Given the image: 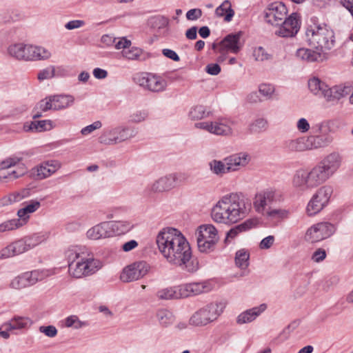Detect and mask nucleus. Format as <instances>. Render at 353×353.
Listing matches in <instances>:
<instances>
[{
	"mask_svg": "<svg viewBox=\"0 0 353 353\" xmlns=\"http://www.w3.org/2000/svg\"><path fill=\"white\" fill-rule=\"evenodd\" d=\"M53 107L50 96L41 100L34 107V112H35V113L33 114V119L41 117L43 112H46L50 110H54Z\"/></svg>",
	"mask_w": 353,
	"mask_h": 353,
	"instance_id": "obj_34",
	"label": "nucleus"
},
{
	"mask_svg": "<svg viewBox=\"0 0 353 353\" xmlns=\"http://www.w3.org/2000/svg\"><path fill=\"white\" fill-rule=\"evenodd\" d=\"M326 252L323 248L316 249L312 255V260L316 263H320L326 258Z\"/></svg>",
	"mask_w": 353,
	"mask_h": 353,
	"instance_id": "obj_62",
	"label": "nucleus"
},
{
	"mask_svg": "<svg viewBox=\"0 0 353 353\" xmlns=\"http://www.w3.org/2000/svg\"><path fill=\"white\" fill-rule=\"evenodd\" d=\"M210 114V112L207 111L205 107L201 105L194 106L190 112V117L193 120L202 119Z\"/></svg>",
	"mask_w": 353,
	"mask_h": 353,
	"instance_id": "obj_43",
	"label": "nucleus"
},
{
	"mask_svg": "<svg viewBox=\"0 0 353 353\" xmlns=\"http://www.w3.org/2000/svg\"><path fill=\"white\" fill-rule=\"evenodd\" d=\"M60 168L61 163L58 161H44L32 168L30 171V176L35 180H43L54 174Z\"/></svg>",
	"mask_w": 353,
	"mask_h": 353,
	"instance_id": "obj_21",
	"label": "nucleus"
},
{
	"mask_svg": "<svg viewBox=\"0 0 353 353\" xmlns=\"http://www.w3.org/2000/svg\"><path fill=\"white\" fill-rule=\"evenodd\" d=\"M223 302H212L197 310L190 319V323L194 326H204L214 321L223 312Z\"/></svg>",
	"mask_w": 353,
	"mask_h": 353,
	"instance_id": "obj_8",
	"label": "nucleus"
},
{
	"mask_svg": "<svg viewBox=\"0 0 353 353\" xmlns=\"http://www.w3.org/2000/svg\"><path fill=\"white\" fill-rule=\"evenodd\" d=\"M341 162V156L338 152H332L325 157L315 167L325 181H327L339 170Z\"/></svg>",
	"mask_w": 353,
	"mask_h": 353,
	"instance_id": "obj_15",
	"label": "nucleus"
},
{
	"mask_svg": "<svg viewBox=\"0 0 353 353\" xmlns=\"http://www.w3.org/2000/svg\"><path fill=\"white\" fill-rule=\"evenodd\" d=\"M23 276L28 287L34 285L39 280L42 279V274L39 270L24 272Z\"/></svg>",
	"mask_w": 353,
	"mask_h": 353,
	"instance_id": "obj_46",
	"label": "nucleus"
},
{
	"mask_svg": "<svg viewBox=\"0 0 353 353\" xmlns=\"http://www.w3.org/2000/svg\"><path fill=\"white\" fill-rule=\"evenodd\" d=\"M224 161L227 165H228V170L232 172L247 165L250 161V157L245 152H240L225 158Z\"/></svg>",
	"mask_w": 353,
	"mask_h": 353,
	"instance_id": "obj_26",
	"label": "nucleus"
},
{
	"mask_svg": "<svg viewBox=\"0 0 353 353\" xmlns=\"http://www.w3.org/2000/svg\"><path fill=\"white\" fill-rule=\"evenodd\" d=\"M325 182L315 166L310 170L303 168L297 170L292 180L293 188L301 193L311 191Z\"/></svg>",
	"mask_w": 353,
	"mask_h": 353,
	"instance_id": "obj_6",
	"label": "nucleus"
},
{
	"mask_svg": "<svg viewBox=\"0 0 353 353\" xmlns=\"http://www.w3.org/2000/svg\"><path fill=\"white\" fill-rule=\"evenodd\" d=\"M328 137L323 136H310L305 137V143L307 150L317 149L324 147L330 143Z\"/></svg>",
	"mask_w": 353,
	"mask_h": 353,
	"instance_id": "obj_32",
	"label": "nucleus"
},
{
	"mask_svg": "<svg viewBox=\"0 0 353 353\" xmlns=\"http://www.w3.org/2000/svg\"><path fill=\"white\" fill-rule=\"evenodd\" d=\"M250 254L248 251L242 249L236 252L235 256L236 265L241 268L245 269L249 265Z\"/></svg>",
	"mask_w": 353,
	"mask_h": 353,
	"instance_id": "obj_42",
	"label": "nucleus"
},
{
	"mask_svg": "<svg viewBox=\"0 0 353 353\" xmlns=\"http://www.w3.org/2000/svg\"><path fill=\"white\" fill-rule=\"evenodd\" d=\"M287 14L288 9L283 3L273 2L265 10V20L275 27L287 18Z\"/></svg>",
	"mask_w": 353,
	"mask_h": 353,
	"instance_id": "obj_19",
	"label": "nucleus"
},
{
	"mask_svg": "<svg viewBox=\"0 0 353 353\" xmlns=\"http://www.w3.org/2000/svg\"><path fill=\"white\" fill-rule=\"evenodd\" d=\"M157 318L159 323L163 326H168L172 324L174 321L173 314L166 309L158 310L157 312Z\"/></svg>",
	"mask_w": 353,
	"mask_h": 353,
	"instance_id": "obj_40",
	"label": "nucleus"
},
{
	"mask_svg": "<svg viewBox=\"0 0 353 353\" xmlns=\"http://www.w3.org/2000/svg\"><path fill=\"white\" fill-rule=\"evenodd\" d=\"M26 172V168L23 165L17 170L12 172H8V170H6V175L7 176L4 179L14 180L24 175Z\"/></svg>",
	"mask_w": 353,
	"mask_h": 353,
	"instance_id": "obj_55",
	"label": "nucleus"
},
{
	"mask_svg": "<svg viewBox=\"0 0 353 353\" xmlns=\"http://www.w3.org/2000/svg\"><path fill=\"white\" fill-rule=\"evenodd\" d=\"M23 46V43H14L9 45L6 50L8 55L16 60L21 61Z\"/></svg>",
	"mask_w": 353,
	"mask_h": 353,
	"instance_id": "obj_41",
	"label": "nucleus"
},
{
	"mask_svg": "<svg viewBox=\"0 0 353 353\" xmlns=\"http://www.w3.org/2000/svg\"><path fill=\"white\" fill-rule=\"evenodd\" d=\"M325 182L315 166L310 170L303 168L297 170L292 180L293 188L301 193L311 191Z\"/></svg>",
	"mask_w": 353,
	"mask_h": 353,
	"instance_id": "obj_7",
	"label": "nucleus"
},
{
	"mask_svg": "<svg viewBox=\"0 0 353 353\" xmlns=\"http://www.w3.org/2000/svg\"><path fill=\"white\" fill-rule=\"evenodd\" d=\"M251 203L243 196L231 193L222 196L211 210L212 219L218 223L231 225L245 217Z\"/></svg>",
	"mask_w": 353,
	"mask_h": 353,
	"instance_id": "obj_2",
	"label": "nucleus"
},
{
	"mask_svg": "<svg viewBox=\"0 0 353 353\" xmlns=\"http://www.w3.org/2000/svg\"><path fill=\"white\" fill-rule=\"evenodd\" d=\"M289 210L285 209H270L265 214L268 217L277 219H285L289 217Z\"/></svg>",
	"mask_w": 353,
	"mask_h": 353,
	"instance_id": "obj_49",
	"label": "nucleus"
},
{
	"mask_svg": "<svg viewBox=\"0 0 353 353\" xmlns=\"http://www.w3.org/2000/svg\"><path fill=\"white\" fill-rule=\"evenodd\" d=\"M23 239L25 240L28 250L34 248L41 243V237L37 235L25 237Z\"/></svg>",
	"mask_w": 353,
	"mask_h": 353,
	"instance_id": "obj_59",
	"label": "nucleus"
},
{
	"mask_svg": "<svg viewBox=\"0 0 353 353\" xmlns=\"http://www.w3.org/2000/svg\"><path fill=\"white\" fill-rule=\"evenodd\" d=\"M102 126V123L99 121H97L83 128L81 130V134L83 136H87L91 134L93 131L100 129Z\"/></svg>",
	"mask_w": 353,
	"mask_h": 353,
	"instance_id": "obj_56",
	"label": "nucleus"
},
{
	"mask_svg": "<svg viewBox=\"0 0 353 353\" xmlns=\"http://www.w3.org/2000/svg\"><path fill=\"white\" fill-rule=\"evenodd\" d=\"M68 262V273L75 279L94 274L103 267V263L84 246H71L65 251Z\"/></svg>",
	"mask_w": 353,
	"mask_h": 353,
	"instance_id": "obj_3",
	"label": "nucleus"
},
{
	"mask_svg": "<svg viewBox=\"0 0 353 353\" xmlns=\"http://www.w3.org/2000/svg\"><path fill=\"white\" fill-rule=\"evenodd\" d=\"M51 57V52L46 48L24 43L21 61H32L48 59Z\"/></svg>",
	"mask_w": 353,
	"mask_h": 353,
	"instance_id": "obj_22",
	"label": "nucleus"
},
{
	"mask_svg": "<svg viewBox=\"0 0 353 353\" xmlns=\"http://www.w3.org/2000/svg\"><path fill=\"white\" fill-rule=\"evenodd\" d=\"M209 165L210 170L215 174L221 175L230 172L228 170V165H227L225 161L223 162L221 161L213 160L210 163Z\"/></svg>",
	"mask_w": 353,
	"mask_h": 353,
	"instance_id": "obj_45",
	"label": "nucleus"
},
{
	"mask_svg": "<svg viewBox=\"0 0 353 353\" xmlns=\"http://www.w3.org/2000/svg\"><path fill=\"white\" fill-rule=\"evenodd\" d=\"M133 81L144 90L161 92L167 87V81L161 76L150 72H138L133 76Z\"/></svg>",
	"mask_w": 353,
	"mask_h": 353,
	"instance_id": "obj_10",
	"label": "nucleus"
},
{
	"mask_svg": "<svg viewBox=\"0 0 353 353\" xmlns=\"http://www.w3.org/2000/svg\"><path fill=\"white\" fill-rule=\"evenodd\" d=\"M111 237L121 235L130 232L134 224L129 221H108Z\"/></svg>",
	"mask_w": 353,
	"mask_h": 353,
	"instance_id": "obj_28",
	"label": "nucleus"
},
{
	"mask_svg": "<svg viewBox=\"0 0 353 353\" xmlns=\"http://www.w3.org/2000/svg\"><path fill=\"white\" fill-rule=\"evenodd\" d=\"M64 325L67 327H73L75 329H79L85 325L84 322L81 321L78 316L72 315L67 317L64 321Z\"/></svg>",
	"mask_w": 353,
	"mask_h": 353,
	"instance_id": "obj_52",
	"label": "nucleus"
},
{
	"mask_svg": "<svg viewBox=\"0 0 353 353\" xmlns=\"http://www.w3.org/2000/svg\"><path fill=\"white\" fill-rule=\"evenodd\" d=\"M241 32L228 34L220 42V53L230 52L233 54H238L243 48V43L241 42Z\"/></svg>",
	"mask_w": 353,
	"mask_h": 353,
	"instance_id": "obj_23",
	"label": "nucleus"
},
{
	"mask_svg": "<svg viewBox=\"0 0 353 353\" xmlns=\"http://www.w3.org/2000/svg\"><path fill=\"white\" fill-rule=\"evenodd\" d=\"M285 147L291 152H303L307 150L305 137H299L295 139L287 141Z\"/></svg>",
	"mask_w": 353,
	"mask_h": 353,
	"instance_id": "obj_35",
	"label": "nucleus"
},
{
	"mask_svg": "<svg viewBox=\"0 0 353 353\" xmlns=\"http://www.w3.org/2000/svg\"><path fill=\"white\" fill-rule=\"evenodd\" d=\"M29 320L26 318L17 316L12 319L8 323H6L8 330L22 329L28 325Z\"/></svg>",
	"mask_w": 353,
	"mask_h": 353,
	"instance_id": "obj_44",
	"label": "nucleus"
},
{
	"mask_svg": "<svg viewBox=\"0 0 353 353\" xmlns=\"http://www.w3.org/2000/svg\"><path fill=\"white\" fill-rule=\"evenodd\" d=\"M39 332L50 338L54 337L58 332L54 325L41 326L39 327Z\"/></svg>",
	"mask_w": 353,
	"mask_h": 353,
	"instance_id": "obj_60",
	"label": "nucleus"
},
{
	"mask_svg": "<svg viewBox=\"0 0 353 353\" xmlns=\"http://www.w3.org/2000/svg\"><path fill=\"white\" fill-rule=\"evenodd\" d=\"M148 114L145 110H137L130 115V121L134 123H140L146 119Z\"/></svg>",
	"mask_w": 353,
	"mask_h": 353,
	"instance_id": "obj_57",
	"label": "nucleus"
},
{
	"mask_svg": "<svg viewBox=\"0 0 353 353\" xmlns=\"http://www.w3.org/2000/svg\"><path fill=\"white\" fill-rule=\"evenodd\" d=\"M202 10L199 8H194L188 10L186 13V18L190 21H195L202 16Z\"/></svg>",
	"mask_w": 353,
	"mask_h": 353,
	"instance_id": "obj_64",
	"label": "nucleus"
},
{
	"mask_svg": "<svg viewBox=\"0 0 353 353\" xmlns=\"http://www.w3.org/2000/svg\"><path fill=\"white\" fill-rule=\"evenodd\" d=\"M234 14V10L232 9L231 2L229 0H225L215 10L216 16L217 17L223 18L225 22H230Z\"/></svg>",
	"mask_w": 353,
	"mask_h": 353,
	"instance_id": "obj_29",
	"label": "nucleus"
},
{
	"mask_svg": "<svg viewBox=\"0 0 353 353\" xmlns=\"http://www.w3.org/2000/svg\"><path fill=\"white\" fill-rule=\"evenodd\" d=\"M23 223L21 219H12L0 224V232L12 230L22 226Z\"/></svg>",
	"mask_w": 353,
	"mask_h": 353,
	"instance_id": "obj_47",
	"label": "nucleus"
},
{
	"mask_svg": "<svg viewBox=\"0 0 353 353\" xmlns=\"http://www.w3.org/2000/svg\"><path fill=\"white\" fill-rule=\"evenodd\" d=\"M149 269L150 266L146 262H136L125 268L120 277L121 281L126 283L137 281L146 275Z\"/></svg>",
	"mask_w": 353,
	"mask_h": 353,
	"instance_id": "obj_20",
	"label": "nucleus"
},
{
	"mask_svg": "<svg viewBox=\"0 0 353 353\" xmlns=\"http://www.w3.org/2000/svg\"><path fill=\"white\" fill-rule=\"evenodd\" d=\"M158 250L166 261L189 272L199 269V262L192 259L190 244L183 234L173 228L161 230L156 239Z\"/></svg>",
	"mask_w": 353,
	"mask_h": 353,
	"instance_id": "obj_1",
	"label": "nucleus"
},
{
	"mask_svg": "<svg viewBox=\"0 0 353 353\" xmlns=\"http://www.w3.org/2000/svg\"><path fill=\"white\" fill-rule=\"evenodd\" d=\"M301 28V21L296 13H292L282 23L275 26L274 33L282 38H291L296 36Z\"/></svg>",
	"mask_w": 353,
	"mask_h": 353,
	"instance_id": "obj_16",
	"label": "nucleus"
},
{
	"mask_svg": "<svg viewBox=\"0 0 353 353\" xmlns=\"http://www.w3.org/2000/svg\"><path fill=\"white\" fill-rule=\"evenodd\" d=\"M232 124L230 120L221 117L214 121L196 123L195 127L218 136H230L233 133Z\"/></svg>",
	"mask_w": 353,
	"mask_h": 353,
	"instance_id": "obj_14",
	"label": "nucleus"
},
{
	"mask_svg": "<svg viewBox=\"0 0 353 353\" xmlns=\"http://www.w3.org/2000/svg\"><path fill=\"white\" fill-rule=\"evenodd\" d=\"M54 128L51 120H41L32 121L28 126V130L43 132L50 130Z\"/></svg>",
	"mask_w": 353,
	"mask_h": 353,
	"instance_id": "obj_37",
	"label": "nucleus"
},
{
	"mask_svg": "<svg viewBox=\"0 0 353 353\" xmlns=\"http://www.w3.org/2000/svg\"><path fill=\"white\" fill-rule=\"evenodd\" d=\"M28 250L23 239L16 241L0 251V258L7 259L24 253Z\"/></svg>",
	"mask_w": 353,
	"mask_h": 353,
	"instance_id": "obj_25",
	"label": "nucleus"
},
{
	"mask_svg": "<svg viewBox=\"0 0 353 353\" xmlns=\"http://www.w3.org/2000/svg\"><path fill=\"white\" fill-rule=\"evenodd\" d=\"M212 288L213 285L209 281L193 282L161 289L157 292V297L160 300L186 298L209 292Z\"/></svg>",
	"mask_w": 353,
	"mask_h": 353,
	"instance_id": "obj_5",
	"label": "nucleus"
},
{
	"mask_svg": "<svg viewBox=\"0 0 353 353\" xmlns=\"http://www.w3.org/2000/svg\"><path fill=\"white\" fill-rule=\"evenodd\" d=\"M29 190H23L21 192H15L9 196V200L11 202H19L23 199L29 196Z\"/></svg>",
	"mask_w": 353,
	"mask_h": 353,
	"instance_id": "obj_61",
	"label": "nucleus"
},
{
	"mask_svg": "<svg viewBox=\"0 0 353 353\" xmlns=\"http://www.w3.org/2000/svg\"><path fill=\"white\" fill-rule=\"evenodd\" d=\"M276 194L273 188H266L255 193L252 199V205L254 211L261 215L265 216L270 209L271 205L276 201Z\"/></svg>",
	"mask_w": 353,
	"mask_h": 353,
	"instance_id": "obj_13",
	"label": "nucleus"
},
{
	"mask_svg": "<svg viewBox=\"0 0 353 353\" xmlns=\"http://www.w3.org/2000/svg\"><path fill=\"white\" fill-rule=\"evenodd\" d=\"M54 110H59L70 106L74 103V97L70 95L50 96Z\"/></svg>",
	"mask_w": 353,
	"mask_h": 353,
	"instance_id": "obj_30",
	"label": "nucleus"
},
{
	"mask_svg": "<svg viewBox=\"0 0 353 353\" xmlns=\"http://www.w3.org/2000/svg\"><path fill=\"white\" fill-rule=\"evenodd\" d=\"M22 160L21 157H18L16 156L10 157L6 159L1 163L0 165V179H5L7 175H6V170L15 166Z\"/></svg>",
	"mask_w": 353,
	"mask_h": 353,
	"instance_id": "obj_38",
	"label": "nucleus"
},
{
	"mask_svg": "<svg viewBox=\"0 0 353 353\" xmlns=\"http://www.w3.org/2000/svg\"><path fill=\"white\" fill-rule=\"evenodd\" d=\"M259 92L264 97H270L274 91L273 85L270 84H261L259 88Z\"/></svg>",
	"mask_w": 353,
	"mask_h": 353,
	"instance_id": "obj_63",
	"label": "nucleus"
},
{
	"mask_svg": "<svg viewBox=\"0 0 353 353\" xmlns=\"http://www.w3.org/2000/svg\"><path fill=\"white\" fill-rule=\"evenodd\" d=\"M304 38L308 46L321 52L331 50L336 43L334 30L316 17L307 21Z\"/></svg>",
	"mask_w": 353,
	"mask_h": 353,
	"instance_id": "obj_4",
	"label": "nucleus"
},
{
	"mask_svg": "<svg viewBox=\"0 0 353 353\" xmlns=\"http://www.w3.org/2000/svg\"><path fill=\"white\" fill-rule=\"evenodd\" d=\"M332 90L335 99L339 101L340 99L350 94L351 92V87L349 85H339L332 87Z\"/></svg>",
	"mask_w": 353,
	"mask_h": 353,
	"instance_id": "obj_51",
	"label": "nucleus"
},
{
	"mask_svg": "<svg viewBox=\"0 0 353 353\" xmlns=\"http://www.w3.org/2000/svg\"><path fill=\"white\" fill-rule=\"evenodd\" d=\"M335 231L336 227L334 224L327 221L319 222L307 229L304 239L310 243H318L330 237Z\"/></svg>",
	"mask_w": 353,
	"mask_h": 353,
	"instance_id": "obj_12",
	"label": "nucleus"
},
{
	"mask_svg": "<svg viewBox=\"0 0 353 353\" xmlns=\"http://www.w3.org/2000/svg\"><path fill=\"white\" fill-rule=\"evenodd\" d=\"M188 179L185 174H172L162 176L155 181L151 185V191L163 192L172 189L176 184L184 182Z\"/></svg>",
	"mask_w": 353,
	"mask_h": 353,
	"instance_id": "obj_17",
	"label": "nucleus"
},
{
	"mask_svg": "<svg viewBox=\"0 0 353 353\" xmlns=\"http://www.w3.org/2000/svg\"><path fill=\"white\" fill-rule=\"evenodd\" d=\"M308 88L314 94L321 96L327 85L319 78L313 77L308 81Z\"/></svg>",
	"mask_w": 353,
	"mask_h": 353,
	"instance_id": "obj_39",
	"label": "nucleus"
},
{
	"mask_svg": "<svg viewBox=\"0 0 353 353\" xmlns=\"http://www.w3.org/2000/svg\"><path fill=\"white\" fill-rule=\"evenodd\" d=\"M10 288L14 290H21L28 288L23 274L14 277L10 283Z\"/></svg>",
	"mask_w": 353,
	"mask_h": 353,
	"instance_id": "obj_53",
	"label": "nucleus"
},
{
	"mask_svg": "<svg viewBox=\"0 0 353 353\" xmlns=\"http://www.w3.org/2000/svg\"><path fill=\"white\" fill-rule=\"evenodd\" d=\"M133 131L129 133V129L118 127L106 130L99 137V141L105 145H113L124 141L134 137Z\"/></svg>",
	"mask_w": 353,
	"mask_h": 353,
	"instance_id": "obj_18",
	"label": "nucleus"
},
{
	"mask_svg": "<svg viewBox=\"0 0 353 353\" xmlns=\"http://www.w3.org/2000/svg\"><path fill=\"white\" fill-rule=\"evenodd\" d=\"M253 57L256 61H265L272 59V55L261 46L256 47L253 50Z\"/></svg>",
	"mask_w": 353,
	"mask_h": 353,
	"instance_id": "obj_50",
	"label": "nucleus"
},
{
	"mask_svg": "<svg viewBox=\"0 0 353 353\" xmlns=\"http://www.w3.org/2000/svg\"><path fill=\"white\" fill-rule=\"evenodd\" d=\"M86 236L88 239L94 241L110 238L108 221L102 222L90 228L86 232Z\"/></svg>",
	"mask_w": 353,
	"mask_h": 353,
	"instance_id": "obj_24",
	"label": "nucleus"
},
{
	"mask_svg": "<svg viewBox=\"0 0 353 353\" xmlns=\"http://www.w3.org/2000/svg\"><path fill=\"white\" fill-rule=\"evenodd\" d=\"M266 309L267 305L265 303H262L258 307H254L251 309L247 310L241 313L237 316L236 322L239 324L250 323L255 320Z\"/></svg>",
	"mask_w": 353,
	"mask_h": 353,
	"instance_id": "obj_27",
	"label": "nucleus"
},
{
	"mask_svg": "<svg viewBox=\"0 0 353 353\" xmlns=\"http://www.w3.org/2000/svg\"><path fill=\"white\" fill-rule=\"evenodd\" d=\"M196 236L198 249L203 253L214 251L219 241L218 230L212 224L200 225L196 231Z\"/></svg>",
	"mask_w": 353,
	"mask_h": 353,
	"instance_id": "obj_9",
	"label": "nucleus"
},
{
	"mask_svg": "<svg viewBox=\"0 0 353 353\" xmlns=\"http://www.w3.org/2000/svg\"><path fill=\"white\" fill-rule=\"evenodd\" d=\"M41 206V203L38 201L32 200L27 203L23 208L19 209L17 212V215L19 219L26 223L29 219V214L33 213L37 211Z\"/></svg>",
	"mask_w": 353,
	"mask_h": 353,
	"instance_id": "obj_31",
	"label": "nucleus"
},
{
	"mask_svg": "<svg viewBox=\"0 0 353 353\" xmlns=\"http://www.w3.org/2000/svg\"><path fill=\"white\" fill-rule=\"evenodd\" d=\"M296 56L299 59L307 62L318 61L321 57V54L319 52L304 48L298 49L296 52Z\"/></svg>",
	"mask_w": 353,
	"mask_h": 353,
	"instance_id": "obj_33",
	"label": "nucleus"
},
{
	"mask_svg": "<svg viewBox=\"0 0 353 353\" xmlns=\"http://www.w3.org/2000/svg\"><path fill=\"white\" fill-rule=\"evenodd\" d=\"M55 68L54 66L50 65L44 68L39 72L37 74L38 79L41 81L46 79H49L54 76Z\"/></svg>",
	"mask_w": 353,
	"mask_h": 353,
	"instance_id": "obj_54",
	"label": "nucleus"
},
{
	"mask_svg": "<svg viewBox=\"0 0 353 353\" xmlns=\"http://www.w3.org/2000/svg\"><path fill=\"white\" fill-rule=\"evenodd\" d=\"M122 55L129 60L143 61L145 59V54L142 49L137 47L129 48L123 50Z\"/></svg>",
	"mask_w": 353,
	"mask_h": 353,
	"instance_id": "obj_36",
	"label": "nucleus"
},
{
	"mask_svg": "<svg viewBox=\"0 0 353 353\" xmlns=\"http://www.w3.org/2000/svg\"><path fill=\"white\" fill-rule=\"evenodd\" d=\"M332 193L333 188L330 185H323L319 188L307 205V214L312 216L319 213L328 204Z\"/></svg>",
	"mask_w": 353,
	"mask_h": 353,
	"instance_id": "obj_11",
	"label": "nucleus"
},
{
	"mask_svg": "<svg viewBox=\"0 0 353 353\" xmlns=\"http://www.w3.org/2000/svg\"><path fill=\"white\" fill-rule=\"evenodd\" d=\"M257 223L258 221L256 219H249L243 222L242 223L238 225L237 226L242 232L254 228L257 225Z\"/></svg>",
	"mask_w": 353,
	"mask_h": 353,
	"instance_id": "obj_58",
	"label": "nucleus"
},
{
	"mask_svg": "<svg viewBox=\"0 0 353 353\" xmlns=\"http://www.w3.org/2000/svg\"><path fill=\"white\" fill-rule=\"evenodd\" d=\"M268 128V121L263 118H258L250 125V131L252 133L264 131Z\"/></svg>",
	"mask_w": 353,
	"mask_h": 353,
	"instance_id": "obj_48",
	"label": "nucleus"
}]
</instances>
